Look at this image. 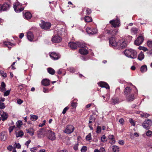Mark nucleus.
Instances as JSON below:
<instances>
[{"instance_id": "obj_1", "label": "nucleus", "mask_w": 152, "mask_h": 152, "mask_svg": "<svg viewBox=\"0 0 152 152\" xmlns=\"http://www.w3.org/2000/svg\"><path fill=\"white\" fill-rule=\"evenodd\" d=\"M125 55L132 59L136 58L137 56V52L133 49H126L124 51Z\"/></svg>"}, {"instance_id": "obj_2", "label": "nucleus", "mask_w": 152, "mask_h": 152, "mask_svg": "<svg viewBox=\"0 0 152 152\" xmlns=\"http://www.w3.org/2000/svg\"><path fill=\"white\" fill-rule=\"evenodd\" d=\"M152 125V121L151 120L147 119L145 120L142 124L144 128L147 130L149 129Z\"/></svg>"}, {"instance_id": "obj_3", "label": "nucleus", "mask_w": 152, "mask_h": 152, "mask_svg": "<svg viewBox=\"0 0 152 152\" xmlns=\"http://www.w3.org/2000/svg\"><path fill=\"white\" fill-rule=\"evenodd\" d=\"M40 26L42 29L46 30L50 28L51 24L50 23L42 20L41 23L40 24Z\"/></svg>"}, {"instance_id": "obj_4", "label": "nucleus", "mask_w": 152, "mask_h": 152, "mask_svg": "<svg viewBox=\"0 0 152 152\" xmlns=\"http://www.w3.org/2000/svg\"><path fill=\"white\" fill-rule=\"evenodd\" d=\"M127 42L125 41H119L118 42L117 46L119 49L121 50L124 49L127 47Z\"/></svg>"}, {"instance_id": "obj_5", "label": "nucleus", "mask_w": 152, "mask_h": 152, "mask_svg": "<svg viewBox=\"0 0 152 152\" xmlns=\"http://www.w3.org/2000/svg\"><path fill=\"white\" fill-rule=\"evenodd\" d=\"M45 131H46V133H47L48 134V139L52 140H55L56 137L55 133L53 132L48 129L45 130Z\"/></svg>"}, {"instance_id": "obj_6", "label": "nucleus", "mask_w": 152, "mask_h": 152, "mask_svg": "<svg viewBox=\"0 0 152 152\" xmlns=\"http://www.w3.org/2000/svg\"><path fill=\"white\" fill-rule=\"evenodd\" d=\"M74 129L75 128L72 125H68L66 126V129L64 132L68 134H70L73 132Z\"/></svg>"}, {"instance_id": "obj_7", "label": "nucleus", "mask_w": 152, "mask_h": 152, "mask_svg": "<svg viewBox=\"0 0 152 152\" xmlns=\"http://www.w3.org/2000/svg\"><path fill=\"white\" fill-rule=\"evenodd\" d=\"M110 23L112 25V27L114 28L118 27L120 23V20L118 19L116 20H111L110 21Z\"/></svg>"}, {"instance_id": "obj_8", "label": "nucleus", "mask_w": 152, "mask_h": 152, "mask_svg": "<svg viewBox=\"0 0 152 152\" xmlns=\"http://www.w3.org/2000/svg\"><path fill=\"white\" fill-rule=\"evenodd\" d=\"M51 40L53 43H58L61 41L62 38L60 36L56 35L53 37Z\"/></svg>"}, {"instance_id": "obj_9", "label": "nucleus", "mask_w": 152, "mask_h": 152, "mask_svg": "<svg viewBox=\"0 0 152 152\" xmlns=\"http://www.w3.org/2000/svg\"><path fill=\"white\" fill-rule=\"evenodd\" d=\"M144 40V38L143 36H139L134 42L135 45L137 46H139L143 42Z\"/></svg>"}, {"instance_id": "obj_10", "label": "nucleus", "mask_w": 152, "mask_h": 152, "mask_svg": "<svg viewBox=\"0 0 152 152\" xmlns=\"http://www.w3.org/2000/svg\"><path fill=\"white\" fill-rule=\"evenodd\" d=\"M109 45L110 46H117L118 42H116L115 38L114 37L112 36L109 39Z\"/></svg>"}, {"instance_id": "obj_11", "label": "nucleus", "mask_w": 152, "mask_h": 152, "mask_svg": "<svg viewBox=\"0 0 152 152\" xmlns=\"http://www.w3.org/2000/svg\"><path fill=\"white\" fill-rule=\"evenodd\" d=\"M7 133L5 131H2L0 133V140L5 141L7 139Z\"/></svg>"}, {"instance_id": "obj_12", "label": "nucleus", "mask_w": 152, "mask_h": 152, "mask_svg": "<svg viewBox=\"0 0 152 152\" xmlns=\"http://www.w3.org/2000/svg\"><path fill=\"white\" fill-rule=\"evenodd\" d=\"M86 30L87 32L89 34H94L97 33V29L96 28L91 29L89 27H87Z\"/></svg>"}, {"instance_id": "obj_13", "label": "nucleus", "mask_w": 152, "mask_h": 152, "mask_svg": "<svg viewBox=\"0 0 152 152\" xmlns=\"http://www.w3.org/2000/svg\"><path fill=\"white\" fill-rule=\"evenodd\" d=\"M68 45L72 49H76L77 47V42H69L68 43Z\"/></svg>"}, {"instance_id": "obj_14", "label": "nucleus", "mask_w": 152, "mask_h": 152, "mask_svg": "<svg viewBox=\"0 0 152 152\" xmlns=\"http://www.w3.org/2000/svg\"><path fill=\"white\" fill-rule=\"evenodd\" d=\"M50 55V57L54 60H57L60 57V56L58 54L54 52L51 53Z\"/></svg>"}, {"instance_id": "obj_15", "label": "nucleus", "mask_w": 152, "mask_h": 152, "mask_svg": "<svg viewBox=\"0 0 152 152\" xmlns=\"http://www.w3.org/2000/svg\"><path fill=\"white\" fill-rule=\"evenodd\" d=\"M108 140H109V142L111 145L114 144L115 143V139L114 138L113 135H110L108 137Z\"/></svg>"}, {"instance_id": "obj_16", "label": "nucleus", "mask_w": 152, "mask_h": 152, "mask_svg": "<svg viewBox=\"0 0 152 152\" xmlns=\"http://www.w3.org/2000/svg\"><path fill=\"white\" fill-rule=\"evenodd\" d=\"M99 86L106 89H109L110 87L108 84L104 82H100L98 83Z\"/></svg>"}, {"instance_id": "obj_17", "label": "nucleus", "mask_w": 152, "mask_h": 152, "mask_svg": "<svg viewBox=\"0 0 152 152\" xmlns=\"http://www.w3.org/2000/svg\"><path fill=\"white\" fill-rule=\"evenodd\" d=\"M132 89L129 87H126L124 89V94L126 95V96L129 95Z\"/></svg>"}, {"instance_id": "obj_18", "label": "nucleus", "mask_w": 152, "mask_h": 152, "mask_svg": "<svg viewBox=\"0 0 152 152\" xmlns=\"http://www.w3.org/2000/svg\"><path fill=\"white\" fill-rule=\"evenodd\" d=\"M10 7V5L8 4H4L1 6L2 10L3 11H7L9 9Z\"/></svg>"}, {"instance_id": "obj_19", "label": "nucleus", "mask_w": 152, "mask_h": 152, "mask_svg": "<svg viewBox=\"0 0 152 152\" xmlns=\"http://www.w3.org/2000/svg\"><path fill=\"white\" fill-rule=\"evenodd\" d=\"M50 80L47 79H43L41 81V83L45 86H48L50 85Z\"/></svg>"}, {"instance_id": "obj_20", "label": "nucleus", "mask_w": 152, "mask_h": 152, "mask_svg": "<svg viewBox=\"0 0 152 152\" xmlns=\"http://www.w3.org/2000/svg\"><path fill=\"white\" fill-rule=\"evenodd\" d=\"M27 37L28 40L32 41L34 37L33 33L31 31L28 32L27 34Z\"/></svg>"}, {"instance_id": "obj_21", "label": "nucleus", "mask_w": 152, "mask_h": 152, "mask_svg": "<svg viewBox=\"0 0 152 152\" xmlns=\"http://www.w3.org/2000/svg\"><path fill=\"white\" fill-rule=\"evenodd\" d=\"M48 130L46 129L42 128L39 129L37 132V134L39 135H41L43 134L44 133L45 134L46 133L45 130Z\"/></svg>"}, {"instance_id": "obj_22", "label": "nucleus", "mask_w": 152, "mask_h": 152, "mask_svg": "<svg viewBox=\"0 0 152 152\" xmlns=\"http://www.w3.org/2000/svg\"><path fill=\"white\" fill-rule=\"evenodd\" d=\"M2 120L3 121H4L7 120L8 117V114L5 112H3V113L1 115Z\"/></svg>"}, {"instance_id": "obj_23", "label": "nucleus", "mask_w": 152, "mask_h": 152, "mask_svg": "<svg viewBox=\"0 0 152 152\" xmlns=\"http://www.w3.org/2000/svg\"><path fill=\"white\" fill-rule=\"evenodd\" d=\"M1 86L0 87V89L1 91L3 92L6 90V85L4 82H2L1 84Z\"/></svg>"}, {"instance_id": "obj_24", "label": "nucleus", "mask_w": 152, "mask_h": 152, "mask_svg": "<svg viewBox=\"0 0 152 152\" xmlns=\"http://www.w3.org/2000/svg\"><path fill=\"white\" fill-rule=\"evenodd\" d=\"M26 130L27 133H29L31 136H33L34 134V130L32 128H30L29 129H26Z\"/></svg>"}, {"instance_id": "obj_25", "label": "nucleus", "mask_w": 152, "mask_h": 152, "mask_svg": "<svg viewBox=\"0 0 152 152\" xmlns=\"http://www.w3.org/2000/svg\"><path fill=\"white\" fill-rule=\"evenodd\" d=\"M131 31L132 34H136L138 32L139 29L137 28L133 27L131 29Z\"/></svg>"}, {"instance_id": "obj_26", "label": "nucleus", "mask_w": 152, "mask_h": 152, "mask_svg": "<svg viewBox=\"0 0 152 152\" xmlns=\"http://www.w3.org/2000/svg\"><path fill=\"white\" fill-rule=\"evenodd\" d=\"M24 16L27 19H29L31 18L32 15L29 12H26L25 13Z\"/></svg>"}, {"instance_id": "obj_27", "label": "nucleus", "mask_w": 152, "mask_h": 152, "mask_svg": "<svg viewBox=\"0 0 152 152\" xmlns=\"http://www.w3.org/2000/svg\"><path fill=\"white\" fill-rule=\"evenodd\" d=\"M16 137H21L23 136L24 134L22 130H20L18 132H15Z\"/></svg>"}, {"instance_id": "obj_28", "label": "nucleus", "mask_w": 152, "mask_h": 152, "mask_svg": "<svg viewBox=\"0 0 152 152\" xmlns=\"http://www.w3.org/2000/svg\"><path fill=\"white\" fill-rule=\"evenodd\" d=\"M79 53L81 54L86 55L88 53V51L84 49H80L79 50Z\"/></svg>"}, {"instance_id": "obj_29", "label": "nucleus", "mask_w": 152, "mask_h": 152, "mask_svg": "<svg viewBox=\"0 0 152 152\" xmlns=\"http://www.w3.org/2000/svg\"><path fill=\"white\" fill-rule=\"evenodd\" d=\"M126 96L127 100L129 101H132L134 98V94L129 95Z\"/></svg>"}, {"instance_id": "obj_30", "label": "nucleus", "mask_w": 152, "mask_h": 152, "mask_svg": "<svg viewBox=\"0 0 152 152\" xmlns=\"http://www.w3.org/2000/svg\"><path fill=\"white\" fill-rule=\"evenodd\" d=\"M112 100L114 104H118L119 102V99L118 97H114L112 98Z\"/></svg>"}, {"instance_id": "obj_31", "label": "nucleus", "mask_w": 152, "mask_h": 152, "mask_svg": "<svg viewBox=\"0 0 152 152\" xmlns=\"http://www.w3.org/2000/svg\"><path fill=\"white\" fill-rule=\"evenodd\" d=\"M4 44L5 45L7 46L10 49L11 48V47H10L9 46H13L15 45V44L12 43L10 42H6L4 43Z\"/></svg>"}, {"instance_id": "obj_32", "label": "nucleus", "mask_w": 152, "mask_h": 152, "mask_svg": "<svg viewBox=\"0 0 152 152\" xmlns=\"http://www.w3.org/2000/svg\"><path fill=\"white\" fill-rule=\"evenodd\" d=\"M144 55L143 53L142 52H140V54H139L138 56V59L140 60L141 61L144 59Z\"/></svg>"}, {"instance_id": "obj_33", "label": "nucleus", "mask_w": 152, "mask_h": 152, "mask_svg": "<svg viewBox=\"0 0 152 152\" xmlns=\"http://www.w3.org/2000/svg\"><path fill=\"white\" fill-rule=\"evenodd\" d=\"M147 70V67L146 65H143L140 68V71L142 73L146 72Z\"/></svg>"}, {"instance_id": "obj_34", "label": "nucleus", "mask_w": 152, "mask_h": 152, "mask_svg": "<svg viewBox=\"0 0 152 152\" xmlns=\"http://www.w3.org/2000/svg\"><path fill=\"white\" fill-rule=\"evenodd\" d=\"M13 8L14 10L16 12H20L23 11L24 10L23 8H21V9H18L19 10H17V6L14 4L13 5Z\"/></svg>"}, {"instance_id": "obj_35", "label": "nucleus", "mask_w": 152, "mask_h": 152, "mask_svg": "<svg viewBox=\"0 0 152 152\" xmlns=\"http://www.w3.org/2000/svg\"><path fill=\"white\" fill-rule=\"evenodd\" d=\"M85 20L86 22H90L92 21L91 17L89 16H86L85 17Z\"/></svg>"}, {"instance_id": "obj_36", "label": "nucleus", "mask_w": 152, "mask_h": 152, "mask_svg": "<svg viewBox=\"0 0 152 152\" xmlns=\"http://www.w3.org/2000/svg\"><path fill=\"white\" fill-rule=\"evenodd\" d=\"M48 72L50 74L53 75L55 73V70L52 68H48L47 69Z\"/></svg>"}, {"instance_id": "obj_37", "label": "nucleus", "mask_w": 152, "mask_h": 152, "mask_svg": "<svg viewBox=\"0 0 152 152\" xmlns=\"http://www.w3.org/2000/svg\"><path fill=\"white\" fill-rule=\"evenodd\" d=\"M119 148L116 145H113L112 146V150L113 152H118Z\"/></svg>"}, {"instance_id": "obj_38", "label": "nucleus", "mask_w": 152, "mask_h": 152, "mask_svg": "<svg viewBox=\"0 0 152 152\" xmlns=\"http://www.w3.org/2000/svg\"><path fill=\"white\" fill-rule=\"evenodd\" d=\"M77 47H80L81 48H83L84 49H86V46L84 44L80 42H77Z\"/></svg>"}, {"instance_id": "obj_39", "label": "nucleus", "mask_w": 152, "mask_h": 152, "mask_svg": "<svg viewBox=\"0 0 152 152\" xmlns=\"http://www.w3.org/2000/svg\"><path fill=\"white\" fill-rule=\"evenodd\" d=\"M31 118L32 121H35L38 118V117L36 115H31Z\"/></svg>"}, {"instance_id": "obj_40", "label": "nucleus", "mask_w": 152, "mask_h": 152, "mask_svg": "<svg viewBox=\"0 0 152 152\" xmlns=\"http://www.w3.org/2000/svg\"><path fill=\"white\" fill-rule=\"evenodd\" d=\"M16 125L17 126V127L19 128L23 124L22 122L20 121L19 120L16 123Z\"/></svg>"}, {"instance_id": "obj_41", "label": "nucleus", "mask_w": 152, "mask_h": 152, "mask_svg": "<svg viewBox=\"0 0 152 152\" xmlns=\"http://www.w3.org/2000/svg\"><path fill=\"white\" fill-rule=\"evenodd\" d=\"M107 139L104 135H103L101 137V141L103 142L107 141Z\"/></svg>"}, {"instance_id": "obj_42", "label": "nucleus", "mask_w": 152, "mask_h": 152, "mask_svg": "<svg viewBox=\"0 0 152 152\" xmlns=\"http://www.w3.org/2000/svg\"><path fill=\"white\" fill-rule=\"evenodd\" d=\"M0 74L3 77H7V74L6 72L3 70H1L0 71Z\"/></svg>"}, {"instance_id": "obj_43", "label": "nucleus", "mask_w": 152, "mask_h": 152, "mask_svg": "<svg viewBox=\"0 0 152 152\" xmlns=\"http://www.w3.org/2000/svg\"><path fill=\"white\" fill-rule=\"evenodd\" d=\"M147 44L149 47L152 48V41H148Z\"/></svg>"}, {"instance_id": "obj_44", "label": "nucleus", "mask_w": 152, "mask_h": 152, "mask_svg": "<svg viewBox=\"0 0 152 152\" xmlns=\"http://www.w3.org/2000/svg\"><path fill=\"white\" fill-rule=\"evenodd\" d=\"M91 10L89 8L86 9V15H89L91 13Z\"/></svg>"}, {"instance_id": "obj_45", "label": "nucleus", "mask_w": 152, "mask_h": 152, "mask_svg": "<svg viewBox=\"0 0 152 152\" xmlns=\"http://www.w3.org/2000/svg\"><path fill=\"white\" fill-rule=\"evenodd\" d=\"M91 133H89L86 137V140L89 141L91 139Z\"/></svg>"}, {"instance_id": "obj_46", "label": "nucleus", "mask_w": 152, "mask_h": 152, "mask_svg": "<svg viewBox=\"0 0 152 152\" xmlns=\"http://www.w3.org/2000/svg\"><path fill=\"white\" fill-rule=\"evenodd\" d=\"M101 131V127L100 126H98L96 129V132L98 134Z\"/></svg>"}, {"instance_id": "obj_47", "label": "nucleus", "mask_w": 152, "mask_h": 152, "mask_svg": "<svg viewBox=\"0 0 152 152\" xmlns=\"http://www.w3.org/2000/svg\"><path fill=\"white\" fill-rule=\"evenodd\" d=\"M152 134V132L150 130H148L146 133V135L148 137H151Z\"/></svg>"}, {"instance_id": "obj_48", "label": "nucleus", "mask_w": 152, "mask_h": 152, "mask_svg": "<svg viewBox=\"0 0 152 152\" xmlns=\"http://www.w3.org/2000/svg\"><path fill=\"white\" fill-rule=\"evenodd\" d=\"M87 150V147L86 146H83L81 149V152H86Z\"/></svg>"}, {"instance_id": "obj_49", "label": "nucleus", "mask_w": 152, "mask_h": 152, "mask_svg": "<svg viewBox=\"0 0 152 152\" xmlns=\"http://www.w3.org/2000/svg\"><path fill=\"white\" fill-rule=\"evenodd\" d=\"M141 115L142 117L147 118L150 116L147 113H143V114H141Z\"/></svg>"}, {"instance_id": "obj_50", "label": "nucleus", "mask_w": 152, "mask_h": 152, "mask_svg": "<svg viewBox=\"0 0 152 152\" xmlns=\"http://www.w3.org/2000/svg\"><path fill=\"white\" fill-rule=\"evenodd\" d=\"M96 119L95 118L93 115H91L90 116L89 118V120H90L92 121L93 122H94Z\"/></svg>"}, {"instance_id": "obj_51", "label": "nucleus", "mask_w": 152, "mask_h": 152, "mask_svg": "<svg viewBox=\"0 0 152 152\" xmlns=\"http://www.w3.org/2000/svg\"><path fill=\"white\" fill-rule=\"evenodd\" d=\"M10 91V90L7 91H6L4 93V96H8L9 94Z\"/></svg>"}, {"instance_id": "obj_52", "label": "nucleus", "mask_w": 152, "mask_h": 152, "mask_svg": "<svg viewBox=\"0 0 152 152\" xmlns=\"http://www.w3.org/2000/svg\"><path fill=\"white\" fill-rule=\"evenodd\" d=\"M69 107L68 106L66 107L62 111V113L64 114L66 113V111L69 109Z\"/></svg>"}, {"instance_id": "obj_53", "label": "nucleus", "mask_w": 152, "mask_h": 152, "mask_svg": "<svg viewBox=\"0 0 152 152\" xmlns=\"http://www.w3.org/2000/svg\"><path fill=\"white\" fill-rule=\"evenodd\" d=\"M5 107V106L3 103H0V109H3Z\"/></svg>"}, {"instance_id": "obj_54", "label": "nucleus", "mask_w": 152, "mask_h": 152, "mask_svg": "<svg viewBox=\"0 0 152 152\" xmlns=\"http://www.w3.org/2000/svg\"><path fill=\"white\" fill-rule=\"evenodd\" d=\"M129 121L130 123L132 125L134 126L135 125V123L132 119L130 118Z\"/></svg>"}, {"instance_id": "obj_55", "label": "nucleus", "mask_w": 152, "mask_h": 152, "mask_svg": "<svg viewBox=\"0 0 152 152\" xmlns=\"http://www.w3.org/2000/svg\"><path fill=\"white\" fill-rule=\"evenodd\" d=\"M23 102V101L20 99H19L17 100V103L19 104H21Z\"/></svg>"}, {"instance_id": "obj_56", "label": "nucleus", "mask_w": 152, "mask_h": 152, "mask_svg": "<svg viewBox=\"0 0 152 152\" xmlns=\"http://www.w3.org/2000/svg\"><path fill=\"white\" fill-rule=\"evenodd\" d=\"M79 145V144L78 143L76 144L73 147V149L75 151L77 150H78V146Z\"/></svg>"}, {"instance_id": "obj_57", "label": "nucleus", "mask_w": 152, "mask_h": 152, "mask_svg": "<svg viewBox=\"0 0 152 152\" xmlns=\"http://www.w3.org/2000/svg\"><path fill=\"white\" fill-rule=\"evenodd\" d=\"M15 144H16V147L17 148L20 149L21 148V145L19 143L17 144L16 142H15Z\"/></svg>"}, {"instance_id": "obj_58", "label": "nucleus", "mask_w": 152, "mask_h": 152, "mask_svg": "<svg viewBox=\"0 0 152 152\" xmlns=\"http://www.w3.org/2000/svg\"><path fill=\"white\" fill-rule=\"evenodd\" d=\"M113 31L111 30H107V33L108 34L113 35Z\"/></svg>"}, {"instance_id": "obj_59", "label": "nucleus", "mask_w": 152, "mask_h": 152, "mask_svg": "<svg viewBox=\"0 0 152 152\" xmlns=\"http://www.w3.org/2000/svg\"><path fill=\"white\" fill-rule=\"evenodd\" d=\"M71 106L74 108L76 107V103L75 102H72L71 103Z\"/></svg>"}, {"instance_id": "obj_60", "label": "nucleus", "mask_w": 152, "mask_h": 152, "mask_svg": "<svg viewBox=\"0 0 152 152\" xmlns=\"http://www.w3.org/2000/svg\"><path fill=\"white\" fill-rule=\"evenodd\" d=\"M12 146L11 145H10L7 147V149L10 151L12 150Z\"/></svg>"}, {"instance_id": "obj_61", "label": "nucleus", "mask_w": 152, "mask_h": 152, "mask_svg": "<svg viewBox=\"0 0 152 152\" xmlns=\"http://www.w3.org/2000/svg\"><path fill=\"white\" fill-rule=\"evenodd\" d=\"M118 143L121 145H123L124 144V141L123 140H120L118 141Z\"/></svg>"}, {"instance_id": "obj_62", "label": "nucleus", "mask_w": 152, "mask_h": 152, "mask_svg": "<svg viewBox=\"0 0 152 152\" xmlns=\"http://www.w3.org/2000/svg\"><path fill=\"white\" fill-rule=\"evenodd\" d=\"M43 91L45 93H47L49 92L48 89L45 87L43 88Z\"/></svg>"}, {"instance_id": "obj_63", "label": "nucleus", "mask_w": 152, "mask_h": 152, "mask_svg": "<svg viewBox=\"0 0 152 152\" xmlns=\"http://www.w3.org/2000/svg\"><path fill=\"white\" fill-rule=\"evenodd\" d=\"M36 149V148L34 147L31 148L30 150L32 152H35Z\"/></svg>"}, {"instance_id": "obj_64", "label": "nucleus", "mask_w": 152, "mask_h": 152, "mask_svg": "<svg viewBox=\"0 0 152 152\" xmlns=\"http://www.w3.org/2000/svg\"><path fill=\"white\" fill-rule=\"evenodd\" d=\"M146 53L148 56L152 55V50H149L148 52H147Z\"/></svg>"}]
</instances>
